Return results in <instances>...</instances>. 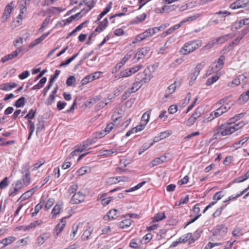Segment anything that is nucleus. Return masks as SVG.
<instances>
[{
  "label": "nucleus",
  "mask_w": 249,
  "mask_h": 249,
  "mask_svg": "<svg viewBox=\"0 0 249 249\" xmlns=\"http://www.w3.org/2000/svg\"><path fill=\"white\" fill-rule=\"evenodd\" d=\"M157 66L154 65L148 66L143 72L138 73L136 76L135 81L139 83L141 86L143 83H147L150 81L152 77L151 70L153 72Z\"/></svg>",
  "instance_id": "f257e3e1"
},
{
  "label": "nucleus",
  "mask_w": 249,
  "mask_h": 249,
  "mask_svg": "<svg viewBox=\"0 0 249 249\" xmlns=\"http://www.w3.org/2000/svg\"><path fill=\"white\" fill-rule=\"evenodd\" d=\"M202 41L195 40L186 42L179 50V53L183 55L190 53L197 49L202 45Z\"/></svg>",
  "instance_id": "f03ea898"
},
{
  "label": "nucleus",
  "mask_w": 249,
  "mask_h": 249,
  "mask_svg": "<svg viewBox=\"0 0 249 249\" xmlns=\"http://www.w3.org/2000/svg\"><path fill=\"white\" fill-rule=\"evenodd\" d=\"M227 231V228L224 225L221 224L217 225L213 229V234L218 239H220L226 235Z\"/></svg>",
  "instance_id": "7ed1b4c3"
},
{
  "label": "nucleus",
  "mask_w": 249,
  "mask_h": 249,
  "mask_svg": "<svg viewBox=\"0 0 249 249\" xmlns=\"http://www.w3.org/2000/svg\"><path fill=\"white\" fill-rule=\"evenodd\" d=\"M217 130L221 136H226L233 133L230 123L222 124L218 127Z\"/></svg>",
  "instance_id": "20e7f679"
},
{
  "label": "nucleus",
  "mask_w": 249,
  "mask_h": 249,
  "mask_svg": "<svg viewBox=\"0 0 249 249\" xmlns=\"http://www.w3.org/2000/svg\"><path fill=\"white\" fill-rule=\"evenodd\" d=\"M150 48L149 47H145L140 49L135 54L134 59L136 62L139 61L140 59L143 58L148 55L150 53Z\"/></svg>",
  "instance_id": "39448f33"
},
{
  "label": "nucleus",
  "mask_w": 249,
  "mask_h": 249,
  "mask_svg": "<svg viewBox=\"0 0 249 249\" xmlns=\"http://www.w3.org/2000/svg\"><path fill=\"white\" fill-rule=\"evenodd\" d=\"M85 196L81 192L75 193L72 196L71 202L72 204H78L83 202Z\"/></svg>",
  "instance_id": "423d86ee"
},
{
  "label": "nucleus",
  "mask_w": 249,
  "mask_h": 249,
  "mask_svg": "<svg viewBox=\"0 0 249 249\" xmlns=\"http://www.w3.org/2000/svg\"><path fill=\"white\" fill-rule=\"evenodd\" d=\"M224 57L221 56L217 62H213L212 65V71L217 72L222 69L224 65Z\"/></svg>",
  "instance_id": "0eeeda50"
},
{
  "label": "nucleus",
  "mask_w": 249,
  "mask_h": 249,
  "mask_svg": "<svg viewBox=\"0 0 249 249\" xmlns=\"http://www.w3.org/2000/svg\"><path fill=\"white\" fill-rule=\"evenodd\" d=\"M157 30L156 28H149L145 30L143 33L138 36V39L140 40H143L144 39L150 37L156 33Z\"/></svg>",
  "instance_id": "6e6552de"
},
{
  "label": "nucleus",
  "mask_w": 249,
  "mask_h": 249,
  "mask_svg": "<svg viewBox=\"0 0 249 249\" xmlns=\"http://www.w3.org/2000/svg\"><path fill=\"white\" fill-rule=\"evenodd\" d=\"M22 51L20 48L18 49V50H16L10 54H7L1 58L0 61L2 63H5L8 60H12V59L16 57L18 54Z\"/></svg>",
  "instance_id": "1a4fd4ad"
},
{
  "label": "nucleus",
  "mask_w": 249,
  "mask_h": 249,
  "mask_svg": "<svg viewBox=\"0 0 249 249\" xmlns=\"http://www.w3.org/2000/svg\"><path fill=\"white\" fill-rule=\"evenodd\" d=\"M202 65L201 64H198L196 68L193 73L191 74L190 80L189 81L190 85H192L196 80L197 76L199 75L202 69Z\"/></svg>",
  "instance_id": "9d476101"
},
{
  "label": "nucleus",
  "mask_w": 249,
  "mask_h": 249,
  "mask_svg": "<svg viewBox=\"0 0 249 249\" xmlns=\"http://www.w3.org/2000/svg\"><path fill=\"white\" fill-rule=\"evenodd\" d=\"M13 2H11L10 4H8L5 8L4 11L3 13L2 17L3 22L7 21V19L10 17V14L13 9L12 6Z\"/></svg>",
  "instance_id": "9b49d317"
},
{
  "label": "nucleus",
  "mask_w": 249,
  "mask_h": 249,
  "mask_svg": "<svg viewBox=\"0 0 249 249\" xmlns=\"http://www.w3.org/2000/svg\"><path fill=\"white\" fill-rule=\"evenodd\" d=\"M131 54L129 53H127L122 59V60L118 63L115 66L113 71V73L116 72L118 71L125 64V63L131 57Z\"/></svg>",
  "instance_id": "f8f14e48"
},
{
  "label": "nucleus",
  "mask_w": 249,
  "mask_h": 249,
  "mask_svg": "<svg viewBox=\"0 0 249 249\" xmlns=\"http://www.w3.org/2000/svg\"><path fill=\"white\" fill-rule=\"evenodd\" d=\"M118 216V210L114 209L110 210L103 217L104 220H110L116 219Z\"/></svg>",
  "instance_id": "ddd939ff"
},
{
  "label": "nucleus",
  "mask_w": 249,
  "mask_h": 249,
  "mask_svg": "<svg viewBox=\"0 0 249 249\" xmlns=\"http://www.w3.org/2000/svg\"><path fill=\"white\" fill-rule=\"evenodd\" d=\"M43 223L42 220H37L33 222H31L29 225L25 226H23L22 230L24 231H29L31 229H35L37 227L40 226Z\"/></svg>",
  "instance_id": "4468645a"
},
{
  "label": "nucleus",
  "mask_w": 249,
  "mask_h": 249,
  "mask_svg": "<svg viewBox=\"0 0 249 249\" xmlns=\"http://www.w3.org/2000/svg\"><path fill=\"white\" fill-rule=\"evenodd\" d=\"M248 3L247 0H237L230 5V8L232 9H236L245 7Z\"/></svg>",
  "instance_id": "2eb2a0df"
},
{
  "label": "nucleus",
  "mask_w": 249,
  "mask_h": 249,
  "mask_svg": "<svg viewBox=\"0 0 249 249\" xmlns=\"http://www.w3.org/2000/svg\"><path fill=\"white\" fill-rule=\"evenodd\" d=\"M189 240H190L189 241V244H192L196 241V238L192 237V234L191 233H188L179 238V242L183 243L186 242Z\"/></svg>",
  "instance_id": "dca6fc26"
},
{
  "label": "nucleus",
  "mask_w": 249,
  "mask_h": 249,
  "mask_svg": "<svg viewBox=\"0 0 249 249\" xmlns=\"http://www.w3.org/2000/svg\"><path fill=\"white\" fill-rule=\"evenodd\" d=\"M166 160V156L162 155L160 157L156 158L154 160H152L151 162H150V165L151 166L154 167L165 162Z\"/></svg>",
  "instance_id": "f3484780"
},
{
  "label": "nucleus",
  "mask_w": 249,
  "mask_h": 249,
  "mask_svg": "<svg viewBox=\"0 0 249 249\" xmlns=\"http://www.w3.org/2000/svg\"><path fill=\"white\" fill-rule=\"evenodd\" d=\"M28 37V33H26L24 36H23V37H20L17 39H16L14 41V45L17 48V50H18V49L20 48L21 49H22V46L21 45H19V44L20 45L22 44L23 43V39L24 38L25 40Z\"/></svg>",
  "instance_id": "a211bd4d"
},
{
  "label": "nucleus",
  "mask_w": 249,
  "mask_h": 249,
  "mask_svg": "<svg viewBox=\"0 0 249 249\" xmlns=\"http://www.w3.org/2000/svg\"><path fill=\"white\" fill-rule=\"evenodd\" d=\"M28 3V2L26 1V0H22L20 4H19V8H20V14L18 16L19 18L21 19L22 18V14L26 13L27 11V5Z\"/></svg>",
  "instance_id": "6ab92c4d"
},
{
  "label": "nucleus",
  "mask_w": 249,
  "mask_h": 249,
  "mask_svg": "<svg viewBox=\"0 0 249 249\" xmlns=\"http://www.w3.org/2000/svg\"><path fill=\"white\" fill-rule=\"evenodd\" d=\"M108 20L107 18H105L102 21L100 22L99 25L96 28L95 31L97 32H101L104 31L108 25Z\"/></svg>",
  "instance_id": "aec40b11"
},
{
  "label": "nucleus",
  "mask_w": 249,
  "mask_h": 249,
  "mask_svg": "<svg viewBox=\"0 0 249 249\" xmlns=\"http://www.w3.org/2000/svg\"><path fill=\"white\" fill-rule=\"evenodd\" d=\"M222 115L220 109L219 108L215 110L214 111L212 112L209 117L207 118L208 121L211 122L213 121L214 119L217 118Z\"/></svg>",
  "instance_id": "412c9836"
},
{
  "label": "nucleus",
  "mask_w": 249,
  "mask_h": 249,
  "mask_svg": "<svg viewBox=\"0 0 249 249\" xmlns=\"http://www.w3.org/2000/svg\"><path fill=\"white\" fill-rule=\"evenodd\" d=\"M112 7V2H109L105 9L98 16L97 19L95 22H98L104 16H105L111 9Z\"/></svg>",
  "instance_id": "4be33fe9"
},
{
  "label": "nucleus",
  "mask_w": 249,
  "mask_h": 249,
  "mask_svg": "<svg viewBox=\"0 0 249 249\" xmlns=\"http://www.w3.org/2000/svg\"><path fill=\"white\" fill-rule=\"evenodd\" d=\"M234 35L232 34H227L224 36H220L216 39V43L222 44L228 40L233 37Z\"/></svg>",
  "instance_id": "5701e85b"
},
{
  "label": "nucleus",
  "mask_w": 249,
  "mask_h": 249,
  "mask_svg": "<svg viewBox=\"0 0 249 249\" xmlns=\"http://www.w3.org/2000/svg\"><path fill=\"white\" fill-rule=\"evenodd\" d=\"M93 231V229L91 227H88L84 231L82 236V240L83 241H86L89 239L92 232Z\"/></svg>",
  "instance_id": "b1692460"
},
{
  "label": "nucleus",
  "mask_w": 249,
  "mask_h": 249,
  "mask_svg": "<svg viewBox=\"0 0 249 249\" xmlns=\"http://www.w3.org/2000/svg\"><path fill=\"white\" fill-rule=\"evenodd\" d=\"M85 10L84 9H82L81 11L78 13H76V14L74 15H72L68 18H67L65 20H64L62 21V22H63V26L65 25L66 24H69L71 23L74 19H75L81 13L82 14V12Z\"/></svg>",
  "instance_id": "393cba45"
},
{
  "label": "nucleus",
  "mask_w": 249,
  "mask_h": 249,
  "mask_svg": "<svg viewBox=\"0 0 249 249\" xmlns=\"http://www.w3.org/2000/svg\"><path fill=\"white\" fill-rule=\"evenodd\" d=\"M233 122V121H231L230 124L231 126L233 132H235L236 131H237L246 124V123H245L243 121L239 122L237 124L232 123Z\"/></svg>",
  "instance_id": "a878e982"
},
{
  "label": "nucleus",
  "mask_w": 249,
  "mask_h": 249,
  "mask_svg": "<svg viewBox=\"0 0 249 249\" xmlns=\"http://www.w3.org/2000/svg\"><path fill=\"white\" fill-rule=\"evenodd\" d=\"M64 9L61 7H52L47 9V12L48 14L55 15L63 11Z\"/></svg>",
  "instance_id": "bb28decb"
},
{
  "label": "nucleus",
  "mask_w": 249,
  "mask_h": 249,
  "mask_svg": "<svg viewBox=\"0 0 249 249\" xmlns=\"http://www.w3.org/2000/svg\"><path fill=\"white\" fill-rule=\"evenodd\" d=\"M132 222L130 219H124L119 223V227L121 229L128 228L131 225Z\"/></svg>",
  "instance_id": "cd10ccee"
},
{
  "label": "nucleus",
  "mask_w": 249,
  "mask_h": 249,
  "mask_svg": "<svg viewBox=\"0 0 249 249\" xmlns=\"http://www.w3.org/2000/svg\"><path fill=\"white\" fill-rule=\"evenodd\" d=\"M95 4V1L93 0L85 2V4L88 7V8L87 9L84 8L85 10L82 12V16L89 12L94 6Z\"/></svg>",
  "instance_id": "c85d7f7f"
},
{
  "label": "nucleus",
  "mask_w": 249,
  "mask_h": 249,
  "mask_svg": "<svg viewBox=\"0 0 249 249\" xmlns=\"http://www.w3.org/2000/svg\"><path fill=\"white\" fill-rule=\"evenodd\" d=\"M243 77V75H239L236 78L234 79L231 82L228 84V86L230 87H234L240 84V79Z\"/></svg>",
  "instance_id": "c756f323"
},
{
  "label": "nucleus",
  "mask_w": 249,
  "mask_h": 249,
  "mask_svg": "<svg viewBox=\"0 0 249 249\" xmlns=\"http://www.w3.org/2000/svg\"><path fill=\"white\" fill-rule=\"evenodd\" d=\"M130 75L129 70L126 69L121 71L118 75H116L115 78L116 79H119L124 77H128Z\"/></svg>",
  "instance_id": "7c9ffc66"
},
{
  "label": "nucleus",
  "mask_w": 249,
  "mask_h": 249,
  "mask_svg": "<svg viewBox=\"0 0 249 249\" xmlns=\"http://www.w3.org/2000/svg\"><path fill=\"white\" fill-rule=\"evenodd\" d=\"M176 88V86L175 83L170 85L166 90V93L164 96L165 98H168L170 95L175 91Z\"/></svg>",
  "instance_id": "2f4dec72"
},
{
  "label": "nucleus",
  "mask_w": 249,
  "mask_h": 249,
  "mask_svg": "<svg viewBox=\"0 0 249 249\" xmlns=\"http://www.w3.org/2000/svg\"><path fill=\"white\" fill-rule=\"evenodd\" d=\"M62 209V206L61 205L58 204H56L52 211L53 217L55 218L56 216L59 213Z\"/></svg>",
  "instance_id": "473e14b6"
},
{
  "label": "nucleus",
  "mask_w": 249,
  "mask_h": 249,
  "mask_svg": "<svg viewBox=\"0 0 249 249\" xmlns=\"http://www.w3.org/2000/svg\"><path fill=\"white\" fill-rule=\"evenodd\" d=\"M150 114V111H147L142 115L141 121L142 124L145 125L147 124L149 120Z\"/></svg>",
  "instance_id": "72a5a7b5"
},
{
  "label": "nucleus",
  "mask_w": 249,
  "mask_h": 249,
  "mask_svg": "<svg viewBox=\"0 0 249 249\" xmlns=\"http://www.w3.org/2000/svg\"><path fill=\"white\" fill-rule=\"evenodd\" d=\"M28 129L29 131V136L28 138V140L30 139L31 138L35 129V126L34 123L32 122L31 120H29L28 122Z\"/></svg>",
  "instance_id": "f704fd0d"
},
{
  "label": "nucleus",
  "mask_w": 249,
  "mask_h": 249,
  "mask_svg": "<svg viewBox=\"0 0 249 249\" xmlns=\"http://www.w3.org/2000/svg\"><path fill=\"white\" fill-rule=\"evenodd\" d=\"M49 238V236L47 234H43L40 236H39L36 238V244L38 246H41L42 245L45 241H46Z\"/></svg>",
  "instance_id": "c9c22d12"
},
{
  "label": "nucleus",
  "mask_w": 249,
  "mask_h": 249,
  "mask_svg": "<svg viewBox=\"0 0 249 249\" xmlns=\"http://www.w3.org/2000/svg\"><path fill=\"white\" fill-rule=\"evenodd\" d=\"M219 78V76L217 74L213 75L212 77L209 78L207 79L206 82V85L207 86L212 85L217 80H218Z\"/></svg>",
  "instance_id": "e433bc0d"
},
{
  "label": "nucleus",
  "mask_w": 249,
  "mask_h": 249,
  "mask_svg": "<svg viewBox=\"0 0 249 249\" xmlns=\"http://www.w3.org/2000/svg\"><path fill=\"white\" fill-rule=\"evenodd\" d=\"M46 81L47 78L46 77L42 78L36 85H35L32 88V89L36 90L41 89L46 82Z\"/></svg>",
  "instance_id": "4c0bfd02"
},
{
  "label": "nucleus",
  "mask_w": 249,
  "mask_h": 249,
  "mask_svg": "<svg viewBox=\"0 0 249 249\" xmlns=\"http://www.w3.org/2000/svg\"><path fill=\"white\" fill-rule=\"evenodd\" d=\"M249 139V137H245L242 139V140H240L239 141L235 142L233 144L232 147L233 148H235V149H238L241 147Z\"/></svg>",
  "instance_id": "58836bf2"
},
{
  "label": "nucleus",
  "mask_w": 249,
  "mask_h": 249,
  "mask_svg": "<svg viewBox=\"0 0 249 249\" xmlns=\"http://www.w3.org/2000/svg\"><path fill=\"white\" fill-rule=\"evenodd\" d=\"M17 84L15 83H6L2 86L1 89L4 91H8L16 87Z\"/></svg>",
  "instance_id": "ea45409f"
},
{
  "label": "nucleus",
  "mask_w": 249,
  "mask_h": 249,
  "mask_svg": "<svg viewBox=\"0 0 249 249\" xmlns=\"http://www.w3.org/2000/svg\"><path fill=\"white\" fill-rule=\"evenodd\" d=\"M166 218L165 213H159L156 214V215L153 217V222H158L159 221L162 220Z\"/></svg>",
  "instance_id": "a19ab883"
},
{
  "label": "nucleus",
  "mask_w": 249,
  "mask_h": 249,
  "mask_svg": "<svg viewBox=\"0 0 249 249\" xmlns=\"http://www.w3.org/2000/svg\"><path fill=\"white\" fill-rule=\"evenodd\" d=\"M25 99L24 97L19 98L18 100L16 101L15 104V106L17 107H23L25 105Z\"/></svg>",
  "instance_id": "79ce46f5"
},
{
  "label": "nucleus",
  "mask_w": 249,
  "mask_h": 249,
  "mask_svg": "<svg viewBox=\"0 0 249 249\" xmlns=\"http://www.w3.org/2000/svg\"><path fill=\"white\" fill-rule=\"evenodd\" d=\"M121 177H111L107 179V182L108 184H116L122 180L119 179Z\"/></svg>",
  "instance_id": "37998d69"
},
{
  "label": "nucleus",
  "mask_w": 249,
  "mask_h": 249,
  "mask_svg": "<svg viewBox=\"0 0 249 249\" xmlns=\"http://www.w3.org/2000/svg\"><path fill=\"white\" fill-rule=\"evenodd\" d=\"M145 183H146V182L144 181H142V182L138 183L137 185L135 186L134 187H132L128 190H125V192H131L132 191L137 190L138 189L141 188L144 184H145Z\"/></svg>",
  "instance_id": "c03bdc74"
},
{
  "label": "nucleus",
  "mask_w": 249,
  "mask_h": 249,
  "mask_svg": "<svg viewBox=\"0 0 249 249\" xmlns=\"http://www.w3.org/2000/svg\"><path fill=\"white\" fill-rule=\"evenodd\" d=\"M36 133H37L41 131L44 127V121L43 120H38L36 124Z\"/></svg>",
  "instance_id": "a18cd8bd"
},
{
  "label": "nucleus",
  "mask_w": 249,
  "mask_h": 249,
  "mask_svg": "<svg viewBox=\"0 0 249 249\" xmlns=\"http://www.w3.org/2000/svg\"><path fill=\"white\" fill-rule=\"evenodd\" d=\"M54 202H55V200L54 198H49L47 200V201L46 202V203L45 204V205L44 207V209L45 210H49V209H50L52 207V206L53 205Z\"/></svg>",
  "instance_id": "49530a36"
},
{
  "label": "nucleus",
  "mask_w": 249,
  "mask_h": 249,
  "mask_svg": "<svg viewBox=\"0 0 249 249\" xmlns=\"http://www.w3.org/2000/svg\"><path fill=\"white\" fill-rule=\"evenodd\" d=\"M50 33V32H49L46 34H44L41 36L33 41L35 45H37L41 42L49 35Z\"/></svg>",
  "instance_id": "de8ad7c7"
},
{
  "label": "nucleus",
  "mask_w": 249,
  "mask_h": 249,
  "mask_svg": "<svg viewBox=\"0 0 249 249\" xmlns=\"http://www.w3.org/2000/svg\"><path fill=\"white\" fill-rule=\"evenodd\" d=\"M116 150H104L101 151L100 153L102 156L108 157L111 155L113 153H116Z\"/></svg>",
  "instance_id": "09e8293b"
},
{
  "label": "nucleus",
  "mask_w": 249,
  "mask_h": 249,
  "mask_svg": "<svg viewBox=\"0 0 249 249\" xmlns=\"http://www.w3.org/2000/svg\"><path fill=\"white\" fill-rule=\"evenodd\" d=\"M152 238V235L150 233H148L143 236L142 239L140 241L141 244H146L148 243Z\"/></svg>",
  "instance_id": "8fccbe9b"
},
{
  "label": "nucleus",
  "mask_w": 249,
  "mask_h": 249,
  "mask_svg": "<svg viewBox=\"0 0 249 249\" xmlns=\"http://www.w3.org/2000/svg\"><path fill=\"white\" fill-rule=\"evenodd\" d=\"M36 114V111L33 109H31L29 110V113L25 116V119H28L29 120H31L34 118Z\"/></svg>",
  "instance_id": "3c124183"
},
{
  "label": "nucleus",
  "mask_w": 249,
  "mask_h": 249,
  "mask_svg": "<svg viewBox=\"0 0 249 249\" xmlns=\"http://www.w3.org/2000/svg\"><path fill=\"white\" fill-rule=\"evenodd\" d=\"M43 204L41 202L37 204L35 208V212L32 213V216L34 217L37 215L40 210L42 208Z\"/></svg>",
  "instance_id": "603ef678"
},
{
  "label": "nucleus",
  "mask_w": 249,
  "mask_h": 249,
  "mask_svg": "<svg viewBox=\"0 0 249 249\" xmlns=\"http://www.w3.org/2000/svg\"><path fill=\"white\" fill-rule=\"evenodd\" d=\"M141 85L136 81L133 83V86L131 88H129L128 90H129L132 93L135 92L137 91L139 88L141 87Z\"/></svg>",
  "instance_id": "864d4df0"
},
{
  "label": "nucleus",
  "mask_w": 249,
  "mask_h": 249,
  "mask_svg": "<svg viewBox=\"0 0 249 249\" xmlns=\"http://www.w3.org/2000/svg\"><path fill=\"white\" fill-rule=\"evenodd\" d=\"M60 73V71L56 70L55 71V73L53 75H51V78L49 80V84L53 86V81L56 79Z\"/></svg>",
  "instance_id": "5fc2aeb1"
},
{
  "label": "nucleus",
  "mask_w": 249,
  "mask_h": 249,
  "mask_svg": "<svg viewBox=\"0 0 249 249\" xmlns=\"http://www.w3.org/2000/svg\"><path fill=\"white\" fill-rule=\"evenodd\" d=\"M218 108L219 109H220L221 113L223 114L230 109L231 106L228 103L225 105H221Z\"/></svg>",
  "instance_id": "6e6d98bb"
},
{
  "label": "nucleus",
  "mask_w": 249,
  "mask_h": 249,
  "mask_svg": "<svg viewBox=\"0 0 249 249\" xmlns=\"http://www.w3.org/2000/svg\"><path fill=\"white\" fill-rule=\"evenodd\" d=\"M216 44V42L214 40H212L208 42L206 45H205L202 48V50L205 51L206 50H209L211 49L213 47V46Z\"/></svg>",
  "instance_id": "4d7b16f0"
},
{
  "label": "nucleus",
  "mask_w": 249,
  "mask_h": 249,
  "mask_svg": "<svg viewBox=\"0 0 249 249\" xmlns=\"http://www.w3.org/2000/svg\"><path fill=\"white\" fill-rule=\"evenodd\" d=\"M153 143L148 144L147 143H144L142 146L140 148L139 151V154L141 155L144 151L148 149Z\"/></svg>",
  "instance_id": "13d9d810"
},
{
  "label": "nucleus",
  "mask_w": 249,
  "mask_h": 249,
  "mask_svg": "<svg viewBox=\"0 0 249 249\" xmlns=\"http://www.w3.org/2000/svg\"><path fill=\"white\" fill-rule=\"evenodd\" d=\"M9 185L8 178L5 177L0 182V188L3 189L5 188Z\"/></svg>",
  "instance_id": "bf43d9fd"
},
{
  "label": "nucleus",
  "mask_w": 249,
  "mask_h": 249,
  "mask_svg": "<svg viewBox=\"0 0 249 249\" xmlns=\"http://www.w3.org/2000/svg\"><path fill=\"white\" fill-rule=\"evenodd\" d=\"M32 196V195H31V194L29 192V191H28L21 195V196L19 198L18 200H21V201H23L28 199Z\"/></svg>",
  "instance_id": "052dcab7"
},
{
  "label": "nucleus",
  "mask_w": 249,
  "mask_h": 249,
  "mask_svg": "<svg viewBox=\"0 0 249 249\" xmlns=\"http://www.w3.org/2000/svg\"><path fill=\"white\" fill-rule=\"evenodd\" d=\"M102 97L101 95H98L96 96H95L91 99H89V101L88 102V104H94L97 102L99 101L102 99Z\"/></svg>",
  "instance_id": "680f3d73"
},
{
  "label": "nucleus",
  "mask_w": 249,
  "mask_h": 249,
  "mask_svg": "<svg viewBox=\"0 0 249 249\" xmlns=\"http://www.w3.org/2000/svg\"><path fill=\"white\" fill-rule=\"evenodd\" d=\"M64 227V224H60L59 223L55 226V231L57 235H58L60 233Z\"/></svg>",
  "instance_id": "e2e57ef3"
},
{
  "label": "nucleus",
  "mask_w": 249,
  "mask_h": 249,
  "mask_svg": "<svg viewBox=\"0 0 249 249\" xmlns=\"http://www.w3.org/2000/svg\"><path fill=\"white\" fill-rule=\"evenodd\" d=\"M92 81H93V80L91 77V75H88L82 80V81H81L82 85H86L88 83L91 82Z\"/></svg>",
  "instance_id": "0e129e2a"
},
{
  "label": "nucleus",
  "mask_w": 249,
  "mask_h": 249,
  "mask_svg": "<svg viewBox=\"0 0 249 249\" xmlns=\"http://www.w3.org/2000/svg\"><path fill=\"white\" fill-rule=\"evenodd\" d=\"M244 36H238L236 37L234 40H233L230 44V47H232L233 46H236L239 44L240 40L242 39Z\"/></svg>",
  "instance_id": "69168bd1"
},
{
  "label": "nucleus",
  "mask_w": 249,
  "mask_h": 249,
  "mask_svg": "<svg viewBox=\"0 0 249 249\" xmlns=\"http://www.w3.org/2000/svg\"><path fill=\"white\" fill-rule=\"evenodd\" d=\"M249 99V96L244 93L241 95L239 98V101L241 103H245L247 102Z\"/></svg>",
  "instance_id": "338daca9"
},
{
  "label": "nucleus",
  "mask_w": 249,
  "mask_h": 249,
  "mask_svg": "<svg viewBox=\"0 0 249 249\" xmlns=\"http://www.w3.org/2000/svg\"><path fill=\"white\" fill-rule=\"evenodd\" d=\"M142 65H139L129 69L128 70L130 74L132 75V74L137 72L140 69L142 68Z\"/></svg>",
  "instance_id": "774afa93"
}]
</instances>
